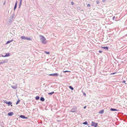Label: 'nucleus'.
Masks as SVG:
<instances>
[{
    "label": "nucleus",
    "mask_w": 127,
    "mask_h": 127,
    "mask_svg": "<svg viewBox=\"0 0 127 127\" xmlns=\"http://www.w3.org/2000/svg\"><path fill=\"white\" fill-rule=\"evenodd\" d=\"M40 36L41 37L40 40L42 43L44 44H46V38L43 36L40 35Z\"/></svg>",
    "instance_id": "1"
},
{
    "label": "nucleus",
    "mask_w": 127,
    "mask_h": 127,
    "mask_svg": "<svg viewBox=\"0 0 127 127\" xmlns=\"http://www.w3.org/2000/svg\"><path fill=\"white\" fill-rule=\"evenodd\" d=\"M97 123H96L94 122H92L91 126H94L95 127H96L97 126Z\"/></svg>",
    "instance_id": "2"
},
{
    "label": "nucleus",
    "mask_w": 127,
    "mask_h": 127,
    "mask_svg": "<svg viewBox=\"0 0 127 127\" xmlns=\"http://www.w3.org/2000/svg\"><path fill=\"white\" fill-rule=\"evenodd\" d=\"M21 38L22 39H27V40H31V39L29 38H27V37H25V36H22L21 37Z\"/></svg>",
    "instance_id": "3"
},
{
    "label": "nucleus",
    "mask_w": 127,
    "mask_h": 127,
    "mask_svg": "<svg viewBox=\"0 0 127 127\" xmlns=\"http://www.w3.org/2000/svg\"><path fill=\"white\" fill-rule=\"evenodd\" d=\"M4 103H5L7 104L8 106H9V105H11V106H12V103L10 101H9L8 102H4Z\"/></svg>",
    "instance_id": "4"
},
{
    "label": "nucleus",
    "mask_w": 127,
    "mask_h": 127,
    "mask_svg": "<svg viewBox=\"0 0 127 127\" xmlns=\"http://www.w3.org/2000/svg\"><path fill=\"white\" fill-rule=\"evenodd\" d=\"M14 113L13 112H9L8 113V115L9 116H11Z\"/></svg>",
    "instance_id": "5"
},
{
    "label": "nucleus",
    "mask_w": 127,
    "mask_h": 127,
    "mask_svg": "<svg viewBox=\"0 0 127 127\" xmlns=\"http://www.w3.org/2000/svg\"><path fill=\"white\" fill-rule=\"evenodd\" d=\"M10 55V54L9 53H6V55L5 56H2L5 57H7L9 56Z\"/></svg>",
    "instance_id": "6"
},
{
    "label": "nucleus",
    "mask_w": 127,
    "mask_h": 127,
    "mask_svg": "<svg viewBox=\"0 0 127 127\" xmlns=\"http://www.w3.org/2000/svg\"><path fill=\"white\" fill-rule=\"evenodd\" d=\"M104 112V110H102L101 111H100L99 112V113L102 114Z\"/></svg>",
    "instance_id": "7"
},
{
    "label": "nucleus",
    "mask_w": 127,
    "mask_h": 127,
    "mask_svg": "<svg viewBox=\"0 0 127 127\" xmlns=\"http://www.w3.org/2000/svg\"><path fill=\"white\" fill-rule=\"evenodd\" d=\"M102 48L105 49L106 50H108V47H101Z\"/></svg>",
    "instance_id": "8"
},
{
    "label": "nucleus",
    "mask_w": 127,
    "mask_h": 127,
    "mask_svg": "<svg viewBox=\"0 0 127 127\" xmlns=\"http://www.w3.org/2000/svg\"><path fill=\"white\" fill-rule=\"evenodd\" d=\"M17 1H16L15 3V6L14 7V10H15L17 6Z\"/></svg>",
    "instance_id": "9"
},
{
    "label": "nucleus",
    "mask_w": 127,
    "mask_h": 127,
    "mask_svg": "<svg viewBox=\"0 0 127 127\" xmlns=\"http://www.w3.org/2000/svg\"><path fill=\"white\" fill-rule=\"evenodd\" d=\"M58 75V74L57 73H55L53 74V76H57Z\"/></svg>",
    "instance_id": "10"
},
{
    "label": "nucleus",
    "mask_w": 127,
    "mask_h": 127,
    "mask_svg": "<svg viewBox=\"0 0 127 127\" xmlns=\"http://www.w3.org/2000/svg\"><path fill=\"white\" fill-rule=\"evenodd\" d=\"M118 110L116 109L112 108V111H118Z\"/></svg>",
    "instance_id": "11"
},
{
    "label": "nucleus",
    "mask_w": 127,
    "mask_h": 127,
    "mask_svg": "<svg viewBox=\"0 0 127 127\" xmlns=\"http://www.w3.org/2000/svg\"><path fill=\"white\" fill-rule=\"evenodd\" d=\"M20 117L22 118H23V119H25V118H26L25 117V116L24 115H21L20 116Z\"/></svg>",
    "instance_id": "12"
},
{
    "label": "nucleus",
    "mask_w": 127,
    "mask_h": 127,
    "mask_svg": "<svg viewBox=\"0 0 127 127\" xmlns=\"http://www.w3.org/2000/svg\"><path fill=\"white\" fill-rule=\"evenodd\" d=\"M13 40H11L10 41H8L6 43V44H8V43H10V42L12 41H13Z\"/></svg>",
    "instance_id": "13"
},
{
    "label": "nucleus",
    "mask_w": 127,
    "mask_h": 127,
    "mask_svg": "<svg viewBox=\"0 0 127 127\" xmlns=\"http://www.w3.org/2000/svg\"><path fill=\"white\" fill-rule=\"evenodd\" d=\"M40 100L41 101H44V98L42 97H41V98H40Z\"/></svg>",
    "instance_id": "14"
},
{
    "label": "nucleus",
    "mask_w": 127,
    "mask_h": 127,
    "mask_svg": "<svg viewBox=\"0 0 127 127\" xmlns=\"http://www.w3.org/2000/svg\"><path fill=\"white\" fill-rule=\"evenodd\" d=\"M39 97L38 96H37L36 97L35 99L36 100H38L39 99Z\"/></svg>",
    "instance_id": "15"
},
{
    "label": "nucleus",
    "mask_w": 127,
    "mask_h": 127,
    "mask_svg": "<svg viewBox=\"0 0 127 127\" xmlns=\"http://www.w3.org/2000/svg\"><path fill=\"white\" fill-rule=\"evenodd\" d=\"M71 110H72V111H71L72 112H75V109L73 108H72V109Z\"/></svg>",
    "instance_id": "16"
},
{
    "label": "nucleus",
    "mask_w": 127,
    "mask_h": 127,
    "mask_svg": "<svg viewBox=\"0 0 127 127\" xmlns=\"http://www.w3.org/2000/svg\"><path fill=\"white\" fill-rule=\"evenodd\" d=\"M69 88L71 89L72 90H73V88L71 86H70L69 87Z\"/></svg>",
    "instance_id": "17"
},
{
    "label": "nucleus",
    "mask_w": 127,
    "mask_h": 127,
    "mask_svg": "<svg viewBox=\"0 0 127 127\" xmlns=\"http://www.w3.org/2000/svg\"><path fill=\"white\" fill-rule=\"evenodd\" d=\"M54 93V92H52L51 93H48L49 95H51L53 94Z\"/></svg>",
    "instance_id": "18"
},
{
    "label": "nucleus",
    "mask_w": 127,
    "mask_h": 127,
    "mask_svg": "<svg viewBox=\"0 0 127 127\" xmlns=\"http://www.w3.org/2000/svg\"><path fill=\"white\" fill-rule=\"evenodd\" d=\"M20 100H19L18 101H17V102L16 103V104H17L20 102Z\"/></svg>",
    "instance_id": "19"
},
{
    "label": "nucleus",
    "mask_w": 127,
    "mask_h": 127,
    "mask_svg": "<svg viewBox=\"0 0 127 127\" xmlns=\"http://www.w3.org/2000/svg\"><path fill=\"white\" fill-rule=\"evenodd\" d=\"M63 72H70V71L66 70V71H63Z\"/></svg>",
    "instance_id": "20"
},
{
    "label": "nucleus",
    "mask_w": 127,
    "mask_h": 127,
    "mask_svg": "<svg viewBox=\"0 0 127 127\" xmlns=\"http://www.w3.org/2000/svg\"><path fill=\"white\" fill-rule=\"evenodd\" d=\"M87 121L83 123V124H85V125L87 124Z\"/></svg>",
    "instance_id": "21"
},
{
    "label": "nucleus",
    "mask_w": 127,
    "mask_h": 127,
    "mask_svg": "<svg viewBox=\"0 0 127 127\" xmlns=\"http://www.w3.org/2000/svg\"><path fill=\"white\" fill-rule=\"evenodd\" d=\"M44 52L46 53L47 54H50L49 52H46V51H45Z\"/></svg>",
    "instance_id": "22"
},
{
    "label": "nucleus",
    "mask_w": 127,
    "mask_h": 127,
    "mask_svg": "<svg viewBox=\"0 0 127 127\" xmlns=\"http://www.w3.org/2000/svg\"><path fill=\"white\" fill-rule=\"evenodd\" d=\"M90 5L89 4H88L87 5V6L88 7H89L90 6Z\"/></svg>",
    "instance_id": "23"
},
{
    "label": "nucleus",
    "mask_w": 127,
    "mask_h": 127,
    "mask_svg": "<svg viewBox=\"0 0 127 127\" xmlns=\"http://www.w3.org/2000/svg\"><path fill=\"white\" fill-rule=\"evenodd\" d=\"M22 0H20V5H21V3H22Z\"/></svg>",
    "instance_id": "24"
},
{
    "label": "nucleus",
    "mask_w": 127,
    "mask_h": 127,
    "mask_svg": "<svg viewBox=\"0 0 127 127\" xmlns=\"http://www.w3.org/2000/svg\"><path fill=\"white\" fill-rule=\"evenodd\" d=\"M98 52L100 53H101L102 52V51H101L99 50V51Z\"/></svg>",
    "instance_id": "25"
},
{
    "label": "nucleus",
    "mask_w": 127,
    "mask_h": 127,
    "mask_svg": "<svg viewBox=\"0 0 127 127\" xmlns=\"http://www.w3.org/2000/svg\"><path fill=\"white\" fill-rule=\"evenodd\" d=\"M49 76H53V74H49Z\"/></svg>",
    "instance_id": "26"
},
{
    "label": "nucleus",
    "mask_w": 127,
    "mask_h": 127,
    "mask_svg": "<svg viewBox=\"0 0 127 127\" xmlns=\"http://www.w3.org/2000/svg\"><path fill=\"white\" fill-rule=\"evenodd\" d=\"M96 3L97 4H98L99 3V1H98L97 0L96 1Z\"/></svg>",
    "instance_id": "27"
},
{
    "label": "nucleus",
    "mask_w": 127,
    "mask_h": 127,
    "mask_svg": "<svg viewBox=\"0 0 127 127\" xmlns=\"http://www.w3.org/2000/svg\"><path fill=\"white\" fill-rule=\"evenodd\" d=\"M71 4L72 5H73L74 4L73 2H71Z\"/></svg>",
    "instance_id": "28"
},
{
    "label": "nucleus",
    "mask_w": 127,
    "mask_h": 127,
    "mask_svg": "<svg viewBox=\"0 0 127 127\" xmlns=\"http://www.w3.org/2000/svg\"><path fill=\"white\" fill-rule=\"evenodd\" d=\"M126 82V81L125 80H123V83H125Z\"/></svg>",
    "instance_id": "29"
},
{
    "label": "nucleus",
    "mask_w": 127,
    "mask_h": 127,
    "mask_svg": "<svg viewBox=\"0 0 127 127\" xmlns=\"http://www.w3.org/2000/svg\"><path fill=\"white\" fill-rule=\"evenodd\" d=\"M115 19V16H114L113 18V20H114Z\"/></svg>",
    "instance_id": "30"
},
{
    "label": "nucleus",
    "mask_w": 127,
    "mask_h": 127,
    "mask_svg": "<svg viewBox=\"0 0 127 127\" xmlns=\"http://www.w3.org/2000/svg\"><path fill=\"white\" fill-rule=\"evenodd\" d=\"M111 73V74H112H112H115V73Z\"/></svg>",
    "instance_id": "31"
},
{
    "label": "nucleus",
    "mask_w": 127,
    "mask_h": 127,
    "mask_svg": "<svg viewBox=\"0 0 127 127\" xmlns=\"http://www.w3.org/2000/svg\"><path fill=\"white\" fill-rule=\"evenodd\" d=\"M86 106H85V107H84V108L85 109V108H86Z\"/></svg>",
    "instance_id": "32"
},
{
    "label": "nucleus",
    "mask_w": 127,
    "mask_h": 127,
    "mask_svg": "<svg viewBox=\"0 0 127 127\" xmlns=\"http://www.w3.org/2000/svg\"><path fill=\"white\" fill-rule=\"evenodd\" d=\"M105 1V0H103V2H104Z\"/></svg>",
    "instance_id": "33"
},
{
    "label": "nucleus",
    "mask_w": 127,
    "mask_h": 127,
    "mask_svg": "<svg viewBox=\"0 0 127 127\" xmlns=\"http://www.w3.org/2000/svg\"><path fill=\"white\" fill-rule=\"evenodd\" d=\"M84 95H86V94H84Z\"/></svg>",
    "instance_id": "34"
},
{
    "label": "nucleus",
    "mask_w": 127,
    "mask_h": 127,
    "mask_svg": "<svg viewBox=\"0 0 127 127\" xmlns=\"http://www.w3.org/2000/svg\"><path fill=\"white\" fill-rule=\"evenodd\" d=\"M88 127H90L89 126Z\"/></svg>",
    "instance_id": "35"
}]
</instances>
